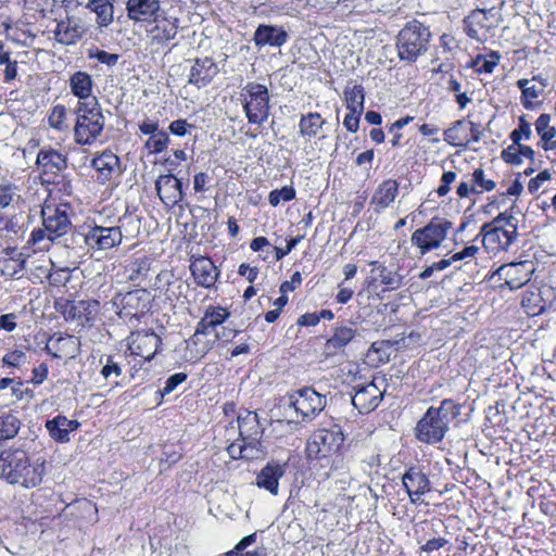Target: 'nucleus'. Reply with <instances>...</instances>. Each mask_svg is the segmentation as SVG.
<instances>
[{"mask_svg": "<svg viewBox=\"0 0 556 556\" xmlns=\"http://www.w3.org/2000/svg\"><path fill=\"white\" fill-rule=\"evenodd\" d=\"M21 421L12 413L0 416V441L14 438L20 430Z\"/></svg>", "mask_w": 556, "mask_h": 556, "instance_id": "obj_41", "label": "nucleus"}, {"mask_svg": "<svg viewBox=\"0 0 556 556\" xmlns=\"http://www.w3.org/2000/svg\"><path fill=\"white\" fill-rule=\"evenodd\" d=\"M402 483L412 504H418L421 496L431 490L428 477L415 467H410L404 472Z\"/></svg>", "mask_w": 556, "mask_h": 556, "instance_id": "obj_16", "label": "nucleus"}, {"mask_svg": "<svg viewBox=\"0 0 556 556\" xmlns=\"http://www.w3.org/2000/svg\"><path fill=\"white\" fill-rule=\"evenodd\" d=\"M48 377V365L41 363L39 366L33 369L31 382L34 384H41Z\"/></svg>", "mask_w": 556, "mask_h": 556, "instance_id": "obj_64", "label": "nucleus"}, {"mask_svg": "<svg viewBox=\"0 0 556 556\" xmlns=\"http://www.w3.org/2000/svg\"><path fill=\"white\" fill-rule=\"evenodd\" d=\"M525 312L530 316H536L546 308V302L543 300L540 291H527L521 300Z\"/></svg>", "mask_w": 556, "mask_h": 556, "instance_id": "obj_39", "label": "nucleus"}, {"mask_svg": "<svg viewBox=\"0 0 556 556\" xmlns=\"http://www.w3.org/2000/svg\"><path fill=\"white\" fill-rule=\"evenodd\" d=\"M532 136L531 125L525 116L519 117L518 128L510 132V139L514 143L520 142L521 139L529 140Z\"/></svg>", "mask_w": 556, "mask_h": 556, "instance_id": "obj_48", "label": "nucleus"}, {"mask_svg": "<svg viewBox=\"0 0 556 556\" xmlns=\"http://www.w3.org/2000/svg\"><path fill=\"white\" fill-rule=\"evenodd\" d=\"M20 199L17 187L11 182L0 184V210H4Z\"/></svg>", "mask_w": 556, "mask_h": 556, "instance_id": "obj_44", "label": "nucleus"}, {"mask_svg": "<svg viewBox=\"0 0 556 556\" xmlns=\"http://www.w3.org/2000/svg\"><path fill=\"white\" fill-rule=\"evenodd\" d=\"M295 197V190L293 187L286 186L281 189H275L269 192L268 201L270 205L277 206L280 204V202H288L294 199Z\"/></svg>", "mask_w": 556, "mask_h": 556, "instance_id": "obj_46", "label": "nucleus"}, {"mask_svg": "<svg viewBox=\"0 0 556 556\" xmlns=\"http://www.w3.org/2000/svg\"><path fill=\"white\" fill-rule=\"evenodd\" d=\"M92 78L86 72H76L70 78L71 91L79 99L78 102H89V99H97L91 96Z\"/></svg>", "mask_w": 556, "mask_h": 556, "instance_id": "obj_32", "label": "nucleus"}, {"mask_svg": "<svg viewBox=\"0 0 556 556\" xmlns=\"http://www.w3.org/2000/svg\"><path fill=\"white\" fill-rule=\"evenodd\" d=\"M185 288L184 283L179 280L168 282V287L165 292V296L169 301L178 300L181 289Z\"/></svg>", "mask_w": 556, "mask_h": 556, "instance_id": "obj_62", "label": "nucleus"}, {"mask_svg": "<svg viewBox=\"0 0 556 556\" xmlns=\"http://www.w3.org/2000/svg\"><path fill=\"white\" fill-rule=\"evenodd\" d=\"M510 210L500 213L492 222L484 224L479 232L484 249L494 255L507 251L517 238L518 219Z\"/></svg>", "mask_w": 556, "mask_h": 556, "instance_id": "obj_3", "label": "nucleus"}, {"mask_svg": "<svg viewBox=\"0 0 556 556\" xmlns=\"http://www.w3.org/2000/svg\"><path fill=\"white\" fill-rule=\"evenodd\" d=\"M478 252H479V248L477 245H469V247L464 248L462 251L454 253L451 257L442 258L434 263L438 265L439 269L442 271V270L446 269L447 267H450L455 262L475 257Z\"/></svg>", "mask_w": 556, "mask_h": 556, "instance_id": "obj_42", "label": "nucleus"}, {"mask_svg": "<svg viewBox=\"0 0 556 556\" xmlns=\"http://www.w3.org/2000/svg\"><path fill=\"white\" fill-rule=\"evenodd\" d=\"M89 58L96 59L102 64L113 66L117 63L119 55L116 53H110L108 51L97 49L93 53L90 52Z\"/></svg>", "mask_w": 556, "mask_h": 556, "instance_id": "obj_52", "label": "nucleus"}, {"mask_svg": "<svg viewBox=\"0 0 556 556\" xmlns=\"http://www.w3.org/2000/svg\"><path fill=\"white\" fill-rule=\"evenodd\" d=\"M382 396L380 388L375 382H370L356 389L352 403L359 413H370L378 407Z\"/></svg>", "mask_w": 556, "mask_h": 556, "instance_id": "obj_21", "label": "nucleus"}, {"mask_svg": "<svg viewBox=\"0 0 556 556\" xmlns=\"http://www.w3.org/2000/svg\"><path fill=\"white\" fill-rule=\"evenodd\" d=\"M369 265L372 278L379 280L388 290H397L403 286V276L397 270L388 268L378 261H372Z\"/></svg>", "mask_w": 556, "mask_h": 556, "instance_id": "obj_31", "label": "nucleus"}, {"mask_svg": "<svg viewBox=\"0 0 556 556\" xmlns=\"http://www.w3.org/2000/svg\"><path fill=\"white\" fill-rule=\"evenodd\" d=\"M473 186L480 187L484 191H492L495 189L496 184L494 180L485 179L484 170L482 168H476L472 173Z\"/></svg>", "mask_w": 556, "mask_h": 556, "instance_id": "obj_51", "label": "nucleus"}, {"mask_svg": "<svg viewBox=\"0 0 556 556\" xmlns=\"http://www.w3.org/2000/svg\"><path fill=\"white\" fill-rule=\"evenodd\" d=\"M190 271L195 283L203 288H212L219 276L217 267L205 256L192 257Z\"/></svg>", "mask_w": 556, "mask_h": 556, "instance_id": "obj_20", "label": "nucleus"}, {"mask_svg": "<svg viewBox=\"0 0 556 556\" xmlns=\"http://www.w3.org/2000/svg\"><path fill=\"white\" fill-rule=\"evenodd\" d=\"M486 21H488V16H486L485 10H475L465 20V23H471V24H475L477 27L483 28V27H485Z\"/></svg>", "mask_w": 556, "mask_h": 556, "instance_id": "obj_60", "label": "nucleus"}, {"mask_svg": "<svg viewBox=\"0 0 556 556\" xmlns=\"http://www.w3.org/2000/svg\"><path fill=\"white\" fill-rule=\"evenodd\" d=\"M79 427L77 420L67 419L65 416H56L46 421V428L52 439L58 442H68L70 433Z\"/></svg>", "mask_w": 556, "mask_h": 556, "instance_id": "obj_29", "label": "nucleus"}, {"mask_svg": "<svg viewBox=\"0 0 556 556\" xmlns=\"http://www.w3.org/2000/svg\"><path fill=\"white\" fill-rule=\"evenodd\" d=\"M288 34L281 27L260 25L254 33V43L257 47H281L287 42Z\"/></svg>", "mask_w": 556, "mask_h": 556, "instance_id": "obj_28", "label": "nucleus"}, {"mask_svg": "<svg viewBox=\"0 0 556 556\" xmlns=\"http://www.w3.org/2000/svg\"><path fill=\"white\" fill-rule=\"evenodd\" d=\"M86 29L81 25L80 18L66 12L65 17L56 21V27L53 30L54 39L64 46L77 43L85 35Z\"/></svg>", "mask_w": 556, "mask_h": 556, "instance_id": "obj_15", "label": "nucleus"}, {"mask_svg": "<svg viewBox=\"0 0 556 556\" xmlns=\"http://www.w3.org/2000/svg\"><path fill=\"white\" fill-rule=\"evenodd\" d=\"M551 115L541 114L535 121V130L541 137L540 146L545 150H556V129L551 126Z\"/></svg>", "mask_w": 556, "mask_h": 556, "instance_id": "obj_33", "label": "nucleus"}, {"mask_svg": "<svg viewBox=\"0 0 556 556\" xmlns=\"http://www.w3.org/2000/svg\"><path fill=\"white\" fill-rule=\"evenodd\" d=\"M193 128V125L187 123L186 119H176L169 124V131L176 136H185Z\"/></svg>", "mask_w": 556, "mask_h": 556, "instance_id": "obj_56", "label": "nucleus"}, {"mask_svg": "<svg viewBox=\"0 0 556 556\" xmlns=\"http://www.w3.org/2000/svg\"><path fill=\"white\" fill-rule=\"evenodd\" d=\"M547 80L540 76H534L531 80L522 78L517 81L521 89V102L526 109L532 108V100L538 99L544 91Z\"/></svg>", "mask_w": 556, "mask_h": 556, "instance_id": "obj_30", "label": "nucleus"}, {"mask_svg": "<svg viewBox=\"0 0 556 556\" xmlns=\"http://www.w3.org/2000/svg\"><path fill=\"white\" fill-rule=\"evenodd\" d=\"M248 444L243 442H235L228 446V453L232 458H247L253 459L258 458L261 456L260 453L252 450V452L248 451Z\"/></svg>", "mask_w": 556, "mask_h": 556, "instance_id": "obj_47", "label": "nucleus"}, {"mask_svg": "<svg viewBox=\"0 0 556 556\" xmlns=\"http://www.w3.org/2000/svg\"><path fill=\"white\" fill-rule=\"evenodd\" d=\"M325 124L326 121L319 113L309 112L301 116L299 132L303 138L309 140L318 135Z\"/></svg>", "mask_w": 556, "mask_h": 556, "instance_id": "obj_36", "label": "nucleus"}, {"mask_svg": "<svg viewBox=\"0 0 556 556\" xmlns=\"http://www.w3.org/2000/svg\"><path fill=\"white\" fill-rule=\"evenodd\" d=\"M85 243L92 250L104 251L122 243L123 233L119 227H104L94 225L84 235Z\"/></svg>", "mask_w": 556, "mask_h": 556, "instance_id": "obj_13", "label": "nucleus"}, {"mask_svg": "<svg viewBox=\"0 0 556 556\" xmlns=\"http://www.w3.org/2000/svg\"><path fill=\"white\" fill-rule=\"evenodd\" d=\"M151 261L148 256L142 255L138 256L128 262L126 265V271L128 273V278L131 281H138L144 277H147L150 270Z\"/></svg>", "mask_w": 556, "mask_h": 556, "instance_id": "obj_40", "label": "nucleus"}, {"mask_svg": "<svg viewBox=\"0 0 556 556\" xmlns=\"http://www.w3.org/2000/svg\"><path fill=\"white\" fill-rule=\"evenodd\" d=\"M302 239H303L302 236L290 239L285 249L279 248V247H273L271 251L275 252V260L276 261L282 260L286 255H288L296 247V244Z\"/></svg>", "mask_w": 556, "mask_h": 556, "instance_id": "obj_54", "label": "nucleus"}, {"mask_svg": "<svg viewBox=\"0 0 556 556\" xmlns=\"http://www.w3.org/2000/svg\"><path fill=\"white\" fill-rule=\"evenodd\" d=\"M242 101L245 116L250 124H264L270 113V96L266 86L248 83L242 89Z\"/></svg>", "mask_w": 556, "mask_h": 556, "instance_id": "obj_6", "label": "nucleus"}, {"mask_svg": "<svg viewBox=\"0 0 556 556\" xmlns=\"http://www.w3.org/2000/svg\"><path fill=\"white\" fill-rule=\"evenodd\" d=\"M361 114L362 113H355L354 111H350L345 115L343 125L349 131H351V132L357 131Z\"/></svg>", "mask_w": 556, "mask_h": 556, "instance_id": "obj_61", "label": "nucleus"}, {"mask_svg": "<svg viewBox=\"0 0 556 556\" xmlns=\"http://www.w3.org/2000/svg\"><path fill=\"white\" fill-rule=\"evenodd\" d=\"M186 379H187V374H185V372H177V374L172 375L165 381V386L162 390V394L165 395V394L172 393L180 383L186 381Z\"/></svg>", "mask_w": 556, "mask_h": 556, "instance_id": "obj_53", "label": "nucleus"}, {"mask_svg": "<svg viewBox=\"0 0 556 556\" xmlns=\"http://www.w3.org/2000/svg\"><path fill=\"white\" fill-rule=\"evenodd\" d=\"M448 543L447 540L443 539V538H433V539H430L428 540L422 546H421V551L426 552V553H432L434 551H438L440 549L441 547H443L444 545H446Z\"/></svg>", "mask_w": 556, "mask_h": 556, "instance_id": "obj_63", "label": "nucleus"}, {"mask_svg": "<svg viewBox=\"0 0 556 556\" xmlns=\"http://www.w3.org/2000/svg\"><path fill=\"white\" fill-rule=\"evenodd\" d=\"M452 223L442 217H433L422 228L416 229L410 237V242L416 247L421 256L439 249L445 241Z\"/></svg>", "mask_w": 556, "mask_h": 556, "instance_id": "obj_7", "label": "nucleus"}, {"mask_svg": "<svg viewBox=\"0 0 556 556\" xmlns=\"http://www.w3.org/2000/svg\"><path fill=\"white\" fill-rule=\"evenodd\" d=\"M36 162L43 174H58L67 167V157L54 149H41Z\"/></svg>", "mask_w": 556, "mask_h": 556, "instance_id": "obj_27", "label": "nucleus"}, {"mask_svg": "<svg viewBox=\"0 0 556 556\" xmlns=\"http://www.w3.org/2000/svg\"><path fill=\"white\" fill-rule=\"evenodd\" d=\"M286 472V466L276 462H269L256 476V485L267 490L273 495L278 494L279 480Z\"/></svg>", "mask_w": 556, "mask_h": 556, "instance_id": "obj_23", "label": "nucleus"}, {"mask_svg": "<svg viewBox=\"0 0 556 556\" xmlns=\"http://www.w3.org/2000/svg\"><path fill=\"white\" fill-rule=\"evenodd\" d=\"M431 40L429 28L417 20L407 22L396 36L397 56L408 63L428 51Z\"/></svg>", "mask_w": 556, "mask_h": 556, "instance_id": "obj_5", "label": "nucleus"}, {"mask_svg": "<svg viewBox=\"0 0 556 556\" xmlns=\"http://www.w3.org/2000/svg\"><path fill=\"white\" fill-rule=\"evenodd\" d=\"M238 427L240 442L248 444V451H256L261 455L263 454L262 435L264 428L260 422V418L256 412L247 410L244 414L238 416Z\"/></svg>", "mask_w": 556, "mask_h": 556, "instance_id": "obj_11", "label": "nucleus"}, {"mask_svg": "<svg viewBox=\"0 0 556 556\" xmlns=\"http://www.w3.org/2000/svg\"><path fill=\"white\" fill-rule=\"evenodd\" d=\"M138 128L141 134L153 136L160 129L159 121L151 119L146 117L142 122L139 123Z\"/></svg>", "mask_w": 556, "mask_h": 556, "instance_id": "obj_58", "label": "nucleus"}, {"mask_svg": "<svg viewBox=\"0 0 556 556\" xmlns=\"http://www.w3.org/2000/svg\"><path fill=\"white\" fill-rule=\"evenodd\" d=\"M86 8L96 13L99 27H106L113 22L114 5L112 0H89Z\"/></svg>", "mask_w": 556, "mask_h": 556, "instance_id": "obj_35", "label": "nucleus"}, {"mask_svg": "<svg viewBox=\"0 0 556 556\" xmlns=\"http://www.w3.org/2000/svg\"><path fill=\"white\" fill-rule=\"evenodd\" d=\"M66 117V109L64 105H55L49 115V125L58 130L64 128V121Z\"/></svg>", "mask_w": 556, "mask_h": 556, "instance_id": "obj_50", "label": "nucleus"}, {"mask_svg": "<svg viewBox=\"0 0 556 556\" xmlns=\"http://www.w3.org/2000/svg\"><path fill=\"white\" fill-rule=\"evenodd\" d=\"M444 140L453 147L467 148L469 144L467 122L458 119L444 130Z\"/></svg>", "mask_w": 556, "mask_h": 556, "instance_id": "obj_37", "label": "nucleus"}, {"mask_svg": "<svg viewBox=\"0 0 556 556\" xmlns=\"http://www.w3.org/2000/svg\"><path fill=\"white\" fill-rule=\"evenodd\" d=\"M41 217L51 241L66 233L71 227L66 205L46 203L41 208Z\"/></svg>", "mask_w": 556, "mask_h": 556, "instance_id": "obj_12", "label": "nucleus"}, {"mask_svg": "<svg viewBox=\"0 0 556 556\" xmlns=\"http://www.w3.org/2000/svg\"><path fill=\"white\" fill-rule=\"evenodd\" d=\"M161 338L152 331H139L130 337L129 349L131 353L146 361H150L159 351Z\"/></svg>", "mask_w": 556, "mask_h": 556, "instance_id": "obj_17", "label": "nucleus"}, {"mask_svg": "<svg viewBox=\"0 0 556 556\" xmlns=\"http://www.w3.org/2000/svg\"><path fill=\"white\" fill-rule=\"evenodd\" d=\"M127 16L135 22H147L159 15V0H128L126 3Z\"/></svg>", "mask_w": 556, "mask_h": 556, "instance_id": "obj_25", "label": "nucleus"}, {"mask_svg": "<svg viewBox=\"0 0 556 556\" xmlns=\"http://www.w3.org/2000/svg\"><path fill=\"white\" fill-rule=\"evenodd\" d=\"M100 374L106 381L116 384L117 379L122 376V367L112 356H106Z\"/></svg>", "mask_w": 556, "mask_h": 556, "instance_id": "obj_45", "label": "nucleus"}, {"mask_svg": "<svg viewBox=\"0 0 556 556\" xmlns=\"http://www.w3.org/2000/svg\"><path fill=\"white\" fill-rule=\"evenodd\" d=\"M356 330L351 326H337L333 329L332 336L326 341L324 353L327 356H333L343 349L355 338Z\"/></svg>", "mask_w": 556, "mask_h": 556, "instance_id": "obj_26", "label": "nucleus"}, {"mask_svg": "<svg viewBox=\"0 0 556 556\" xmlns=\"http://www.w3.org/2000/svg\"><path fill=\"white\" fill-rule=\"evenodd\" d=\"M502 159L509 164H520L521 157L518 153V143H514L509 146L507 149L503 150Z\"/></svg>", "mask_w": 556, "mask_h": 556, "instance_id": "obj_57", "label": "nucleus"}, {"mask_svg": "<svg viewBox=\"0 0 556 556\" xmlns=\"http://www.w3.org/2000/svg\"><path fill=\"white\" fill-rule=\"evenodd\" d=\"M346 109L355 113H363L364 110V88L362 85L346 86L344 91Z\"/></svg>", "mask_w": 556, "mask_h": 556, "instance_id": "obj_38", "label": "nucleus"}, {"mask_svg": "<svg viewBox=\"0 0 556 556\" xmlns=\"http://www.w3.org/2000/svg\"><path fill=\"white\" fill-rule=\"evenodd\" d=\"M160 200L168 207L178 204L184 197L181 182L174 175H161L155 181Z\"/></svg>", "mask_w": 556, "mask_h": 556, "instance_id": "obj_19", "label": "nucleus"}, {"mask_svg": "<svg viewBox=\"0 0 556 556\" xmlns=\"http://www.w3.org/2000/svg\"><path fill=\"white\" fill-rule=\"evenodd\" d=\"M399 193V184L396 180L388 179L383 181L371 198V203L377 206V210H383L394 202Z\"/></svg>", "mask_w": 556, "mask_h": 556, "instance_id": "obj_34", "label": "nucleus"}, {"mask_svg": "<svg viewBox=\"0 0 556 556\" xmlns=\"http://www.w3.org/2000/svg\"><path fill=\"white\" fill-rule=\"evenodd\" d=\"M46 475V460L31 459L22 448H7L0 453V479L10 484L35 488Z\"/></svg>", "mask_w": 556, "mask_h": 556, "instance_id": "obj_1", "label": "nucleus"}, {"mask_svg": "<svg viewBox=\"0 0 556 556\" xmlns=\"http://www.w3.org/2000/svg\"><path fill=\"white\" fill-rule=\"evenodd\" d=\"M26 359V354L23 351L14 350L3 356V363L11 367L21 366Z\"/></svg>", "mask_w": 556, "mask_h": 556, "instance_id": "obj_55", "label": "nucleus"}, {"mask_svg": "<svg viewBox=\"0 0 556 556\" xmlns=\"http://www.w3.org/2000/svg\"><path fill=\"white\" fill-rule=\"evenodd\" d=\"M229 316V313L218 306V307H214V306H210L205 314H204V318L207 320V323L213 326L214 328L218 325H222L226 318Z\"/></svg>", "mask_w": 556, "mask_h": 556, "instance_id": "obj_49", "label": "nucleus"}, {"mask_svg": "<svg viewBox=\"0 0 556 556\" xmlns=\"http://www.w3.org/2000/svg\"><path fill=\"white\" fill-rule=\"evenodd\" d=\"M217 64L211 58L195 59L189 74V83L202 88L207 86L218 74Z\"/></svg>", "mask_w": 556, "mask_h": 556, "instance_id": "obj_22", "label": "nucleus"}, {"mask_svg": "<svg viewBox=\"0 0 556 556\" xmlns=\"http://www.w3.org/2000/svg\"><path fill=\"white\" fill-rule=\"evenodd\" d=\"M551 177H552L551 173L547 169L541 172L536 177L530 179V181L528 184V190L531 193L536 192L540 189V187L543 185V182L549 180Z\"/></svg>", "mask_w": 556, "mask_h": 556, "instance_id": "obj_59", "label": "nucleus"}, {"mask_svg": "<svg viewBox=\"0 0 556 556\" xmlns=\"http://www.w3.org/2000/svg\"><path fill=\"white\" fill-rule=\"evenodd\" d=\"M91 166L98 172V180L105 184L119 174V159L111 151H104L93 157Z\"/></svg>", "mask_w": 556, "mask_h": 556, "instance_id": "obj_24", "label": "nucleus"}, {"mask_svg": "<svg viewBox=\"0 0 556 556\" xmlns=\"http://www.w3.org/2000/svg\"><path fill=\"white\" fill-rule=\"evenodd\" d=\"M532 264L529 262L510 263L501 266L497 275L505 280L509 289H519L530 280Z\"/></svg>", "mask_w": 556, "mask_h": 556, "instance_id": "obj_18", "label": "nucleus"}, {"mask_svg": "<svg viewBox=\"0 0 556 556\" xmlns=\"http://www.w3.org/2000/svg\"><path fill=\"white\" fill-rule=\"evenodd\" d=\"M460 408L452 399L443 400L439 407H429L416 425L417 440L426 444L440 443L448 431L451 421L460 415Z\"/></svg>", "mask_w": 556, "mask_h": 556, "instance_id": "obj_2", "label": "nucleus"}, {"mask_svg": "<svg viewBox=\"0 0 556 556\" xmlns=\"http://www.w3.org/2000/svg\"><path fill=\"white\" fill-rule=\"evenodd\" d=\"M179 27V20L177 17L156 15L153 18V25L147 30L152 46L164 48L173 40Z\"/></svg>", "mask_w": 556, "mask_h": 556, "instance_id": "obj_14", "label": "nucleus"}, {"mask_svg": "<svg viewBox=\"0 0 556 556\" xmlns=\"http://www.w3.org/2000/svg\"><path fill=\"white\" fill-rule=\"evenodd\" d=\"M153 296L147 289H136L116 294L113 305L119 317L139 319L150 311Z\"/></svg>", "mask_w": 556, "mask_h": 556, "instance_id": "obj_8", "label": "nucleus"}, {"mask_svg": "<svg viewBox=\"0 0 556 556\" xmlns=\"http://www.w3.org/2000/svg\"><path fill=\"white\" fill-rule=\"evenodd\" d=\"M78 102L76 108L74 140L80 146H92L100 140L105 125V117L98 100Z\"/></svg>", "mask_w": 556, "mask_h": 556, "instance_id": "obj_4", "label": "nucleus"}, {"mask_svg": "<svg viewBox=\"0 0 556 556\" xmlns=\"http://www.w3.org/2000/svg\"><path fill=\"white\" fill-rule=\"evenodd\" d=\"M343 434L338 429H318L314 431L306 444L307 457L320 459L337 451L343 443Z\"/></svg>", "mask_w": 556, "mask_h": 556, "instance_id": "obj_9", "label": "nucleus"}, {"mask_svg": "<svg viewBox=\"0 0 556 556\" xmlns=\"http://www.w3.org/2000/svg\"><path fill=\"white\" fill-rule=\"evenodd\" d=\"M289 403L303 418L312 419L325 408L326 396L311 387H305L290 394Z\"/></svg>", "mask_w": 556, "mask_h": 556, "instance_id": "obj_10", "label": "nucleus"}, {"mask_svg": "<svg viewBox=\"0 0 556 556\" xmlns=\"http://www.w3.org/2000/svg\"><path fill=\"white\" fill-rule=\"evenodd\" d=\"M169 143V137L168 134L161 129L157 132H155L153 136H150L148 140L144 142V148L150 153H161L164 150L167 149V146Z\"/></svg>", "mask_w": 556, "mask_h": 556, "instance_id": "obj_43", "label": "nucleus"}]
</instances>
